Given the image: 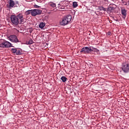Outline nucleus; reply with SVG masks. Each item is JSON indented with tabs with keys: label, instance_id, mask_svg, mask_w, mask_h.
Wrapping results in <instances>:
<instances>
[{
	"label": "nucleus",
	"instance_id": "nucleus-1",
	"mask_svg": "<svg viewBox=\"0 0 129 129\" xmlns=\"http://www.w3.org/2000/svg\"><path fill=\"white\" fill-rule=\"evenodd\" d=\"M11 22L15 26H18L19 24H24L25 23V18H24L23 14H19L18 15H12L11 17Z\"/></svg>",
	"mask_w": 129,
	"mask_h": 129
},
{
	"label": "nucleus",
	"instance_id": "nucleus-2",
	"mask_svg": "<svg viewBox=\"0 0 129 129\" xmlns=\"http://www.w3.org/2000/svg\"><path fill=\"white\" fill-rule=\"evenodd\" d=\"M97 51H98L97 48L90 46L83 47L81 49L80 52L83 53L84 54H88V53H91V52H97Z\"/></svg>",
	"mask_w": 129,
	"mask_h": 129
},
{
	"label": "nucleus",
	"instance_id": "nucleus-3",
	"mask_svg": "<svg viewBox=\"0 0 129 129\" xmlns=\"http://www.w3.org/2000/svg\"><path fill=\"white\" fill-rule=\"evenodd\" d=\"M72 20V16L71 15H68L63 17L61 21L59 22V24L61 26H66V25H68L71 22Z\"/></svg>",
	"mask_w": 129,
	"mask_h": 129
},
{
	"label": "nucleus",
	"instance_id": "nucleus-4",
	"mask_svg": "<svg viewBox=\"0 0 129 129\" xmlns=\"http://www.w3.org/2000/svg\"><path fill=\"white\" fill-rule=\"evenodd\" d=\"M121 69L125 74L129 73V63L124 62L122 63Z\"/></svg>",
	"mask_w": 129,
	"mask_h": 129
},
{
	"label": "nucleus",
	"instance_id": "nucleus-5",
	"mask_svg": "<svg viewBox=\"0 0 129 129\" xmlns=\"http://www.w3.org/2000/svg\"><path fill=\"white\" fill-rule=\"evenodd\" d=\"M42 14V10L40 9H33L31 10V16L32 17H36L38 15H41Z\"/></svg>",
	"mask_w": 129,
	"mask_h": 129
},
{
	"label": "nucleus",
	"instance_id": "nucleus-6",
	"mask_svg": "<svg viewBox=\"0 0 129 129\" xmlns=\"http://www.w3.org/2000/svg\"><path fill=\"white\" fill-rule=\"evenodd\" d=\"M12 47V43L9 41H5L2 43L0 44L1 48H10Z\"/></svg>",
	"mask_w": 129,
	"mask_h": 129
},
{
	"label": "nucleus",
	"instance_id": "nucleus-7",
	"mask_svg": "<svg viewBox=\"0 0 129 129\" xmlns=\"http://www.w3.org/2000/svg\"><path fill=\"white\" fill-rule=\"evenodd\" d=\"M9 40L14 43H19V41L18 37L16 35H11L8 37Z\"/></svg>",
	"mask_w": 129,
	"mask_h": 129
},
{
	"label": "nucleus",
	"instance_id": "nucleus-8",
	"mask_svg": "<svg viewBox=\"0 0 129 129\" xmlns=\"http://www.w3.org/2000/svg\"><path fill=\"white\" fill-rule=\"evenodd\" d=\"M121 13L123 19H125V18H126V10H125V9H121Z\"/></svg>",
	"mask_w": 129,
	"mask_h": 129
},
{
	"label": "nucleus",
	"instance_id": "nucleus-9",
	"mask_svg": "<svg viewBox=\"0 0 129 129\" xmlns=\"http://www.w3.org/2000/svg\"><path fill=\"white\" fill-rule=\"evenodd\" d=\"M9 1V8H14L15 7V2L13 0Z\"/></svg>",
	"mask_w": 129,
	"mask_h": 129
},
{
	"label": "nucleus",
	"instance_id": "nucleus-10",
	"mask_svg": "<svg viewBox=\"0 0 129 129\" xmlns=\"http://www.w3.org/2000/svg\"><path fill=\"white\" fill-rule=\"evenodd\" d=\"M114 8L112 6H109L107 9V12H109V13H111V12H112V11H114Z\"/></svg>",
	"mask_w": 129,
	"mask_h": 129
},
{
	"label": "nucleus",
	"instance_id": "nucleus-11",
	"mask_svg": "<svg viewBox=\"0 0 129 129\" xmlns=\"http://www.w3.org/2000/svg\"><path fill=\"white\" fill-rule=\"evenodd\" d=\"M25 16H29V15H32V10H27L25 12Z\"/></svg>",
	"mask_w": 129,
	"mask_h": 129
},
{
	"label": "nucleus",
	"instance_id": "nucleus-12",
	"mask_svg": "<svg viewBox=\"0 0 129 129\" xmlns=\"http://www.w3.org/2000/svg\"><path fill=\"white\" fill-rule=\"evenodd\" d=\"M34 43V41L32 39H30L29 41L26 42V44L27 45H31Z\"/></svg>",
	"mask_w": 129,
	"mask_h": 129
},
{
	"label": "nucleus",
	"instance_id": "nucleus-13",
	"mask_svg": "<svg viewBox=\"0 0 129 129\" xmlns=\"http://www.w3.org/2000/svg\"><path fill=\"white\" fill-rule=\"evenodd\" d=\"M45 24L42 22L39 25V28H40V29H43V28H44L45 26Z\"/></svg>",
	"mask_w": 129,
	"mask_h": 129
},
{
	"label": "nucleus",
	"instance_id": "nucleus-14",
	"mask_svg": "<svg viewBox=\"0 0 129 129\" xmlns=\"http://www.w3.org/2000/svg\"><path fill=\"white\" fill-rule=\"evenodd\" d=\"M62 82H66L67 81V78L65 76H62L60 78Z\"/></svg>",
	"mask_w": 129,
	"mask_h": 129
},
{
	"label": "nucleus",
	"instance_id": "nucleus-15",
	"mask_svg": "<svg viewBox=\"0 0 129 129\" xmlns=\"http://www.w3.org/2000/svg\"><path fill=\"white\" fill-rule=\"evenodd\" d=\"M73 7L74 8H77V7H78V4L77 3V2H73Z\"/></svg>",
	"mask_w": 129,
	"mask_h": 129
},
{
	"label": "nucleus",
	"instance_id": "nucleus-16",
	"mask_svg": "<svg viewBox=\"0 0 129 129\" xmlns=\"http://www.w3.org/2000/svg\"><path fill=\"white\" fill-rule=\"evenodd\" d=\"M100 11H104V12H106L107 9L106 8H104V7L101 6L99 8Z\"/></svg>",
	"mask_w": 129,
	"mask_h": 129
},
{
	"label": "nucleus",
	"instance_id": "nucleus-17",
	"mask_svg": "<svg viewBox=\"0 0 129 129\" xmlns=\"http://www.w3.org/2000/svg\"><path fill=\"white\" fill-rule=\"evenodd\" d=\"M49 6H50V7H51L52 8H56V4L53 3H50Z\"/></svg>",
	"mask_w": 129,
	"mask_h": 129
},
{
	"label": "nucleus",
	"instance_id": "nucleus-18",
	"mask_svg": "<svg viewBox=\"0 0 129 129\" xmlns=\"http://www.w3.org/2000/svg\"><path fill=\"white\" fill-rule=\"evenodd\" d=\"M11 51L12 53H13V54H16V52H17V49L16 48H12L11 49Z\"/></svg>",
	"mask_w": 129,
	"mask_h": 129
},
{
	"label": "nucleus",
	"instance_id": "nucleus-19",
	"mask_svg": "<svg viewBox=\"0 0 129 129\" xmlns=\"http://www.w3.org/2000/svg\"><path fill=\"white\" fill-rule=\"evenodd\" d=\"M21 54L22 53L21 52V51H20V50L16 49V55H21Z\"/></svg>",
	"mask_w": 129,
	"mask_h": 129
},
{
	"label": "nucleus",
	"instance_id": "nucleus-20",
	"mask_svg": "<svg viewBox=\"0 0 129 129\" xmlns=\"http://www.w3.org/2000/svg\"><path fill=\"white\" fill-rule=\"evenodd\" d=\"M34 7L35 9H39L40 8V6H39L37 5H34Z\"/></svg>",
	"mask_w": 129,
	"mask_h": 129
},
{
	"label": "nucleus",
	"instance_id": "nucleus-21",
	"mask_svg": "<svg viewBox=\"0 0 129 129\" xmlns=\"http://www.w3.org/2000/svg\"><path fill=\"white\" fill-rule=\"evenodd\" d=\"M15 5H19V2L18 1H16L15 2Z\"/></svg>",
	"mask_w": 129,
	"mask_h": 129
},
{
	"label": "nucleus",
	"instance_id": "nucleus-22",
	"mask_svg": "<svg viewBox=\"0 0 129 129\" xmlns=\"http://www.w3.org/2000/svg\"><path fill=\"white\" fill-rule=\"evenodd\" d=\"M60 7V4L58 5V8H59Z\"/></svg>",
	"mask_w": 129,
	"mask_h": 129
},
{
	"label": "nucleus",
	"instance_id": "nucleus-23",
	"mask_svg": "<svg viewBox=\"0 0 129 129\" xmlns=\"http://www.w3.org/2000/svg\"><path fill=\"white\" fill-rule=\"evenodd\" d=\"M108 35H110V33H109L108 34Z\"/></svg>",
	"mask_w": 129,
	"mask_h": 129
},
{
	"label": "nucleus",
	"instance_id": "nucleus-24",
	"mask_svg": "<svg viewBox=\"0 0 129 129\" xmlns=\"http://www.w3.org/2000/svg\"><path fill=\"white\" fill-rule=\"evenodd\" d=\"M128 5H129V1H128Z\"/></svg>",
	"mask_w": 129,
	"mask_h": 129
}]
</instances>
